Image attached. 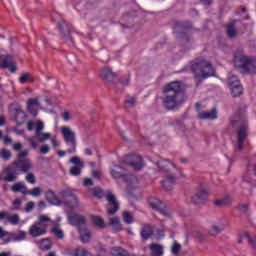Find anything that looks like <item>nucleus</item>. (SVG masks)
<instances>
[{"mask_svg":"<svg viewBox=\"0 0 256 256\" xmlns=\"http://www.w3.org/2000/svg\"><path fill=\"white\" fill-rule=\"evenodd\" d=\"M43 191L39 187H34L32 190H28L27 195H31L32 197H40Z\"/></svg>","mask_w":256,"mask_h":256,"instance_id":"48","label":"nucleus"},{"mask_svg":"<svg viewBox=\"0 0 256 256\" xmlns=\"http://www.w3.org/2000/svg\"><path fill=\"white\" fill-rule=\"evenodd\" d=\"M123 221L127 225H131V223H134L133 214L131 212H123Z\"/></svg>","mask_w":256,"mask_h":256,"instance_id":"47","label":"nucleus"},{"mask_svg":"<svg viewBox=\"0 0 256 256\" xmlns=\"http://www.w3.org/2000/svg\"><path fill=\"white\" fill-rule=\"evenodd\" d=\"M148 205L151 207V209H154V211H159L161 215H164V217H171V212L167 209V205L165 202L159 200V198L151 196L148 198Z\"/></svg>","mask_w":256,"mask_h":256,"instance_id":"5","label":"nucleus"},{"mask_svg":"<svg viewBox=\"0 0 256 256\" xmlns=\"http://www.w3.org/2000/svg\"><path fill=\"white\" fill-rule=\"evenodd\" d=\"M45 199L50 203V205H55L56 207H59L61 205V200L57 196V193L53 190H48L45 192Z\"/></svg>","mask_w":256,"mask_h":256,"instance_id":"19","label":"nucleus"},{"mask_svg":"<svg viewBox=\"0 0 256 256\" xmlns=\"http://www.w3.org/2000/svg\"><path fill=\"white\" fill-rule=\"evenodd\" d=\"M12 153L11 151L5 149V148H2L0 150V157L3 159V161H9V159H11L12 157Z\"/></svg>","mask_w":256,"mask_h":256,"instance_id":"44","label":"nucleus"},{"mask_svg":"<svg viewBox=\"0 0 256 256\" xmlns=\"http://www.w3.org/2000/svg\"><path fill=\"white\" fill-rule=\"evenodd\" d=\"M29 155V151L23 150L17 155L16 161H25V157Z\"/></svg>","mask_w":256,"mask_h":256,"instance_id":"53","label":"nucleus"},{"mask_svg":"<svg viewBox=\"0 0 256 256\" xmlns=\"http://www.w3.org/2000/svg\"><path fill=\"white\" fill-rule=\"evenodd\" d=\"M125 182L130 187H133L134 185H137V177L133 174H128L125 177Z\"/></svg>","mask_w":256,"mask_h":256,"instance_id":"40","label":"nucleus"},{"mask_svg":"<svg viewBox=\"0 0 256 256\" xmlns=\"http://www.w3.org/2000/svg\"><path fill=\"white\" fill-rule=\"evenodd\" d=\"M4 237H9V232L0 226V239H3Z\"/></svg>","mask_w":256,"mask_h":256,"instance_id":"62","label":"nucleus"},{"mask_svg":"<svg viewBox=\"0 0 256 256\" xmlns=\"http://www.w3.org/2000/svg\"><path fill=\"white\" fill-rule=\"evenodd\" d=\"M151 249V255L152 256H162L163 255V246L159 244H152L150 246Z\"/></svg>","mask_w":256,"mask_h":256,"instance_id":"33","label":"nucleus"},{"mask_svg":"<svg viewBox=\"0 0 256 256\" xmlns=\"http://www.w3.org/2000/svg\"><path fill=\"white\" fill-rule=\"evenodd\" d=\"M114 168H111L110 173L113 179H121V177H125L127 173H125V169L119 165H114Z\"/></svg>","mask_w":256,"mask_h":256,"instance_id":"24","label":"nucleus"},{"mask_svg":"<svg viewBox=\"0 0 256 256\" xmlns=\"http://www.w3.org/2000/svg\"><path fill=\"white\" fill-rule=\"evenodd\" d=\"M92 223L99 229H105L107 227V224H105V220L99 216L92 217Z\"/></svg>","mask_w":256,"mask_h":256,"instance_id":"32","label":"nucleus"},{"mask_svg":"<svg viewBox=\"0 0 256 256\" xmlns=\"http://www.w3.org/2000/svg\"><path fill=\"white\" fill-rule=\"evenodd\" d=\"M215 205H217V207H226L227 205H231V197L227 196L222 200H216Z\"/></svg>","mask_w":256,"mask_h":256,"instance_id":"42","label":"nucleus"},{"mask_svg":"<svg viewBox=\"0 0 256 256\" xmlns=\"http://www.w3.org/2000/svg\"><path fill=\"white\" fill-rule=\"evenodd\" d=\"M14 167L21 171L22 173H29L31 169H33V164L31 163L30 159L25 160H15L13 163Z\"/></svg>","mask_w":256,"mask_h":256,"instance_id":"13","label":"nucleus"},{"mask_svg":"<svg viewBox=\"0 0 256 256\" xmlns=\"http://www.w3.org/2000/svg\"><path fill=\"white\" fill-rule=\"evenodd\" d=\"M234 63L236 67L242 69V73H248L249 75H256V66L248 56L240 53L234 55Z\"/></svg>","mask_w":256,"mask_h":256,"instance_id":"3","label":"nucleus"},{"mask_svg":"<svg viewBox=\"0 0 256 256\" xmlns=\"http://www.w3.org/2000/svg\"><path fill=\"white\" fill-rule=\"evenodd\" d=\"M92 195H94V197H97V199H101V197H103V190H101L100 188H94L92 189Z\"/></svg>","mask_w":256,"mask_h":256,"instance_id":"54","label":"nucleus"},{"mask_svg":"<svg viewBox=\"0 0 256 256\" xmlns=\"http://www.w3.org/2000/svg\"><path fill=\"white\" fill-rule=\"evenodd\" d=\"M51 233H53V235H55L57 239H63L65 237L63 230H61L59 226H54L53 228H51Z\"/></svg>","mask_w":256,"mask_h":256,"instance_id":"41","label":"nucleus"},{"mask_svg":"<svg viewBox=\"0 0 256 256\" xmlns=\"http://www.w3.org/2000/svg\"><path fill=\"white\" fill-rule=\"evenodd\" d=\"M207 197H209V192L205 187L200 186L196 194L192 196V203L194 205H200V203L207 201Z\"/></svg>","mask_w":256,"mask_h":256,"instance_id":"11","label":"nucleus"},{"mask_svg":"<svg viewBox=\"0 0 256 256\" xmlns=\"http://www.w3.org/2000/svg\"><path fill=\"white\" fill-rule=\"evenodd\" d=\"M58 28L60 29L61 32H63L65 29L68 28L67 22L62 21L61 23L58 24Z\"/></svg>","mask_w":256,"mask_h":256,"instance_id":"64","label":"nucleus"},{"mask_svg":"<svg viewBox=\"0 0 256 256\" xmlns=\"http://www.w3.org/2000/svg\"><path fill=\"white\" fill-rule=\"evenodd\" d=\"M177 179V173L173 172L172 174H167L166 179L161 182L162 187L166 191H171L175 185V181Z\"/></svg>","mask_w":256,"mask_h":256,"instance_id":"18","label":"nucleus"},{"mask_svg":"<svg viewBox=\"0 0 256 256\" xmlns=\"http://www.w3.org/2000/svg\"><path fill=\"white\" fill-rule=\"evenodd\" d=\"M29 236L33 238L43 237V235H47V230L36 224L35 222L30 226L28 230Z\"/></svg>","mask_w":256,"mask_h":256,"instance_id":"16","label":"nucleus"},{"mask_svg":"<svg viewBox=\"0 0 256 256\" xmlns=\"http://www.w3.org/2000/svg\"><path fill=\"white\" fill-rule=\"evenodd\" d=\"M158 169H160L161 171H171V169H173V171H175L176 173H179V170H177V168L175 167V164L167 161V160H160L156 163Z\"/></svg>","mask_w":256,"mask_h":256,"instance_id":"21","label":"nucleus"},{"mask_svg":"<svg viewBox=\"0 0 256 256\" xmlns=\"http://www.w3.org/2000/svg\"><path fill=\"white\" fill-rule=\"evenodd\" d=\"M89 251L85 248L78 247L74 250V256H88Z\"/></svg>","mask_w":256,"mask_h":256,"instance_id":"49","label":"nucleus"},{"mask_svg":"<svg viewBox=\"0 0 256 256\" xmlns=\"http://www.w3.org/2000/svg\"><path fill=\"white\" fill-rule=\"evenodd\" d=\"M110 254L112 256H131L129 252L122 247L114 246L110 249Z\"/></svg>","mask_w":256,"mask_h":256,"instance_id":"29","label":"nucleus"},{"mask_svg":"<svg viewBox=\"0 0 256 256\" xmlns=\"http://www.w3.org/2000/svg\"><path fill=\"white\" fill-rule=\"evenodd\" d=\"M65 203L66 205H68V207H70V209H77V207H79V199L77 198L76 195L66 200Z\"/></svg>","mask_w":256,"mask_h":256,"instance_id":"35","label":"nucleus"},{"mask_svg":"<svg viewBox=\"0 0 256 256\" xmlns=\"http://www.w3.org/2000/svg\"><path fill=\"white\" fill-rule=\"evenodd\" d=\"M0 69H9L11 73L17 71V66H15V61L11 55H0Z\"/></svg>","mask_w":256,"mask_h":256,"instance_id":"10","label":"nucleus"},{"mask_svg":"<svg viewBox=\"0 0 256 256\" xmlns=\"http://www.w3.org/2000/svg\"><path fill=\"white\" fill-rule=\"evenodd\" d=\"M70 162L74 165L69 169L70 175H72V177H79V175H81V171H83V168L85 167V162H83V160L78 156L70 158Z\"/></svg>","mask_w":256,"mask_h":256,"instance_id":"7","label":"nucleus"},{"mask_svg":"<svg viewBox=\"0 0 256 256\" xmlns=\"http://www.w3.org/2000/svg\"><path fill=\"white\" fill-rule=\"evenodd\" d=\"M49 150H50V148H49V145H47V144H44L40 147V153L42 155H47V153H49Z\"/></svg>","mask_w":256,"mask_h":256,"instance_id":"58","label":"nucleus"},{"mask_svg":"<svg viewBox=\"0 0 256 256\" xmlns=\"http://www.w3.org/2000/svg\"><path fill=\"white\" fill-rule=\"evenodd\" d=\"M191 71L198 81H204V79H208V77H213V75H215V67L211 65V62L205 60L202 62H194L191 65Z\"/></svg>","mask_w":256,"mask_h":256,"instance_id":"2","label":"nucleus"},{"mask_svg":"<svg viewBox=\"0 0 256 256\" xmlns=\"http://www.w3.org/2000/svg\"><path fill=\"white\" fill-rule=\"evenodd\" d=\"M125 103L128 107H133V105L136 103V100L134 97H128L126 98Z\"/></svg>","mask_w":256,"mask_h":256,"instance_id":"57","label":"nucleus"},{"mask_svg":"<svg viewBox=\"0 0 256 256\" xmlns=\"http://www.w3.org/2000/svg\"><path fill=\"white\" fill-rule=\"evenodd\" d=\"M13 239L14 241H25V239H27V232L20 230L13 235Z\"/></svg>","mask_w":256,"mask_h":256,"instance_id":"43","label":"nucleus"},{"mask_svg":"<svg viewBox=\"0 0 256 256\" xmlns=\"http://www.w3.org/2000/svg\"><path fill=\"white\" fill-rule=\"evenodd\" d=\"M200 103H196V110L198 111V119H217V109L212 108L210 111H199Z\"/></svg>","mask_w":256,"mask_h":256,"instance_id":"15","label":"nucleus"},{"mask_svg":"<svg viewBox=\"0 0 256 256\" xmlns=\"http://www.w3.org/2000/svg\"><path fill=\"white\" fill-rule=\"evenodd\" d=\"M25 180L27 181V183H30L31 185H35V183H37V179H35L34 173H28L25 177Z\"/></svg>","mask_w":256,"mask_h":256,"instance_id":"52","label":"nucleus"},{"mask_svg":"<svg viewBox=\"0 0 256 256\" xmlns=\"http://www.w3.org/2000/svg\"><path fill=\"white\" fill-rule=\"evenodd\" d=\"M39 105H41V103L39 102V98L28 99V101H27L28 113H31L32 115H34V117H37L39 112H37V110H35V108H33V107H39Z\"/></svg>","mask_w":256,"mask_h":256,"instance_id":"20","label":"nucleus"},{"mask_svg":"<svg viewBox=\"0 0 256 256\" xmlns=\"http://www.w3.org/2000/svg\"><path fill=\"white\" fill-rule=\"evenodd\" d=\"M20 83H27V81H33V78L31 77V74L24 73L19 78Z\"/></svg>","mask_w":256,"mask_h":256,"instance_id":"51","label":"nucleus"},{"mask_svg":"<svg viewBox=\"0 0 256 256\" xmlns=\"http://www.w3.org/2000/svg\"><path fill=\"white\" fill-rule=\"evenodd\" d=\"M106 200L108 201L107 215H115L119 211V203L117 198L111 192L106 194Z\"/></svg>","mask_w":256,"mask_h":256,"instance_id":"9","label":"nucleus"},{"mask_svg":"<svg viewBox=\"0 0 256 256\" xmlns=\"http://www.w3.org/2000/svg\"><path fill=\"white\" fill-rule=\"evenodd\" d=\"M8 221L11 223V225H19V216L17 214H8Z\"/></svg>","mask_w":256,"mask_h":256,"instance_id":"50","label":"nucleus"},{"mask_svg":"<svg viewBox=\"0 0 256 256\" xmlns=\"http://www.w3.org/2000/svg\"><path fill=\"white\" fill-rule=\"evenodd\" d=\"M179 251H181V244L177 243V241H175L173 246H172V253L174 255H178Z\"/></svg>","mask_w":256,"mask_h":256,"instance_id":"55","label":"nucleus"},{"mask_svg":"<svg viewBox=\"0 0 256 256\" xmlns=\"http://www.w3.org/2000/svg\"><path fill=\"white\" fill-rule=\"evenodd\" d=\"M43 129H45V124L43 121H37L34 137H39L40 133H43Z\"/></svg>","mask_w":256,"mask_h":256,"instance_id":"46","label":"nucleus"},{"mask_svg":"<svg viewBox=\"0 0 256 256\" xmlns=\"http://www.w3.org/2000/svg\"><path fill=\"white\" fill-rule=\"evenodd\" d=\"M68 221L70 225H76L78 229L79 227H85V225H87V220L85 219V217L77 213L68 214Z\"/></svg>","mask_w":256,"mask_h":256,"instance_id":"14","label":"nucleus"},{"mask_svg":"<svg viewBox=\"0 0 256 256\" xmlns=\"http://www.w3.org/2000/svg\"><path fill=\"white\" fill-rule=\"evenodd\" d=\"M3 143L4 145H11L13 144V139H11V136H3Z\"/></svg>","mask_w":256,"mask_h":256,"instance_id":"60","label":"nucleus"},{"mask_svg":"<svg viewBox=\"0 0 256 256\" xmlns=\"http://www.w3.org/2000/svg\"><path fill=\"white\" fill-rule=\"evenodd\" d=\"M227 84L229 85V87H234L235 85H241V82L236 75H232L227 79Z\"/></svg>","mask_w":256,"mask_h":256,"instance_id":"45","label":"nucleus"},{"mask_svg":"<svg viewBox=\"0 0 256 256\" xmlns=\"http://www.w3.org/2000/svg\"><path fill=\"white\" fill-rule=\"evenodd\" d=\"M108 225L109 227H112V231H115V233L123 231V224H121V219H119V217L110 218Z\"/></svg>","mask_w":256,"mask_h":256,"instance_id":"23","label":"nucleus"},{"mask_svg":"<svg viewBox=\"0 0 256 256\" xmlns=\"http://www.w3.org/2000/svg\"><path fill=\"white\" fill-rule=\"evenodd\" d=\"M61 133L66 145H69L70 147H72L71 149L67 150V153L69 154L76 153L77 152V136L75 134V131H73L71 128L67 126H63L61 128Z\"/></svg>","mask_w":256,"mask_h":256,"instance_id":"4","label":"nucleus"},{"mask_svg":"<svg viewBox=\"0 0 256 256\" xmlns=\"http://www.w3.org/2000/svg\"><path fill=\"white\" fill-rule=\"evenodd\" d=\"M50 141L54 149H57V147H59V142H57V136H52L50 138Z\"/></svg>","mask_w":256,"mask_h":256,"instance_id":"61","label":"nucleus"},{"mask_svg":"<svg viewBox=\"0 0 256 256\" xmlns=\"http://www.w3.org/2000/svg\"><path fill=\"white\" fill-rule=\"evenodd\" d=\"M33 209H35V203L34 202H28L26 204V208H25L26 213H29V212L33 211Z\"/></svg>","mask_w":256,"mask_h":256,"instance_id":"59","label":"nucleus"},{"mask_svg":"<svg viewBox=\"0 0 256 256\" xmlns=\"http://www.w3.org/2000/svg\"><path fill=\"white\" fill-rule=\"evenodd\" d=\"M249 133V127L246 123L241 125L238 129L237 133V143L235 145V149L237 151H243V147H245V139H247V134Z\"/></svg>","mask_w":256,"mask_h":256,"instance_id":"6","label":"nucleus"},{"mask_svg":"<svg viewBox=\"0 0 256 256\" xmlns=\"http://www.w3.org/2000/svg\"><path fill=\"white\" fill-rule=\"evenodd\" d=\"M25 119H27V115H25V111L21 108L16 109V115L14 117V121H16L17 127H21L23 123H25Z\"/></svg>","mask_w":256,"mask_h":256,"instance_id":"26","label":"nucleus"},{"mask_svg":"<svg viewBox=\"0 0 256 256\" xmlns=\"http://www.w3.org/2000/svg\"><path fill=\"white\" fill-rule=\"evenodd\" d=\"M78 231H80V239L83 243H89V239H91V231L87 229L86 226L79 227Z\"/></svg>","mask_w":256,"mask_h":256,"instance_id":"27","label":"nucleus"},{"mask_svg":"<svg viewBox=\"0 0 256 256\" xmlns=\"http://www.w3.org/2000/svg\"><path fill=\"white\" fill-rule=\"evenodd\" d=\"M243 239L248 241L250 245L256 250V238L252 237L249 233L244 234L240 240H238V243H243Z\"/></svg>","mask_w":256,"mask_h":256,"instance_id":"34","label":"nucleus"},{"mask_svg":"<svg viewBox=\"0 0 256 256\" xmlns=\"http://www.w3.org/2000/svg\"><path fill=\"white\" fill-rule=\"evenodd\" d=\"M124 163L132 167L134 171H141L143 169V158L139 155H128L124 158Z\"/></svg>","mask_w":256,"mask_h":256,"instance_id":"8","label":"nucleus"},{"mask_svg":"<svg viewBox=\"0 0 256 256\" xmlns=\"http://www.w3.org/2000/svg\"><path fill=\"white\" fill-rule=\"evenodd\" d=\"M223 229H225V226L219 227L217 225H213L211 229L208 231V235H210V237H217V235H219V233H221Z\"/></svg>","mask_w":256,"mask_h":256,"instance_id":"36","label":"nucleus"},{"mask_svg":"<svg viewBox=\"0 0 256 256\" xmlns=\"http://www.w3.org/2000/svg\"><path fill=\"white\" fill-rule=\"evenodd\" d=\"M153 233V227L149 224H144L140 230V237L143 241H147L148 239H151Z\"/></svg>","mask_w":256,"mask_h":256,"instance_id":"22","label":"nucleus"},{"mask_svg":"<svg viewBox=\"0 0 256 256\" xmlns=\"http://www.w3.org/2000/svg\"><path fill=\"white\" fill-rule=\"evenodd\" d=\"M35 139H38L39 143H45L51 139V133L49 132H40L39 136H34Z\"/></svg>","mask_w":256,"mask_h":256,"instance_id":"38","label":"nucleus"},{"mask_svg":"<svg viewBox=\"0 0 256 256\" xmlns=\"http://www.w3.org/2000/svg\"><path fill=\"white\" fill-rule=\"evenodd\" d=\"M100 76L104 81H107L108 83H111L117 79V74L111 70L109 67H104L100 71Z\"/></svg>","mask_w":256,"mask_h":256,"instance_id":"17","label":"nucleus"},{"mask_svg":"<svg viewBox=\"0 0 256 256\" xmlns=\"http://www.w3.org/2000/svg\"><path fill=\"white\" fill-rule=\"evenodd\" d=\"M62 119H64L65 121H70V120H71V112L65 111V112L62 114Z\"/></svg>","mask_w":256,"mask_h":256,"instance_id":"63","label":"nucleus"},{"mask_svg":"<svg viewBox=\"0 0 256 256\" xmlns=\"http://www.w3.org/2000/svg\"><path fill=\"white\" fill-rule=\"evenodd\" d=\"M17 179V174L13 172V168L7 166L0 172V181L11 183Z\"/></svg>","mask_w":256,"mask_h":256,"instance_id":"12","label":"nucleus"},{"mask_svg":"<svg viewBox=\"0 0 256 256\" xmlns=\"http://www.w3.org/2000/svg\"><path fill=\"white\" fill-rule=\"evenodd\" d=\"M230 91L233 97H239L243 93V87H241V84L230 86Z\"/></svg>","mask_w":256,"mask_h":256,"instance_id":"37","label":"nucleus"},{"mask_svg":"<svg viewBox=\"0 0 256 256\" xmlns=\"http://www.w3.org/2000/svg\"><path fill=\"white\" fill-rule=\"evenodd\" d=\"M227 35L229 39H233L237 35V30L235 29V23H230L227 25Z\"/></svg>","mask_w":256,"mask_h":256,"instance_id":"39","label":"nucleus"},{"mask_svg":"<svg viewBox=\"0 0 256 256\" xmlns=\"http://www.w3.org/2000/svg\"><path fill=\"white\" fill-rule=\"evenodd\" d=\"M35 223L37 225H39V227H41L42 229L47 231V227H49V225H51V218H49V216H47V215L42 214V215L38 216V221Z\"/></svg>","mask_w":256,"mask_h":256,"instance_id":"25","label":"nucleus"},{"mask_svg":"<svg viewBox=\"0 0 256 256\" xmlns=\"http://www.w3.org/2000/svg\"><path fill=\"white\" fill-rule=\"evenodd\" d=\"M59 195L61 199L64 201V203L65 201L71 199L72 197H75V193H73V190L71 189L62 190L60 191Z\"/></svg>","mask_w":256,"mask_h":256,"instance_id":"31","label":"nucleus"},{"mask_svg":"<svg viewBox=\"0 0 256 256\" xmlns=\"http://www.w3.org/2000/svg\"><path fill=\"white\" fill-rule=\"evenodd\" d=\"M38 245L42 251H49V249L53 247V243L51 242L50 238L42 239Z\"/></svg>","mask_w":256,"mask_h":256,"instance_id":"30","label":"nucleus"},{"mask_svg":"<svg viewBox=\"0 0 256 256\" xmlns=\"http://www.w3.org/2000/svg\"><path fill=\"white\" fill-rule=\"evenodd\" d=\"M11 191H13V193H22V195H27L28 193L27 186H25L23 182H16L12 186Z\"/></svg>","mask_w":256,"mask_h":256,"instance_id":"28","label":"nucleus"},{"mask_svg":"<svg viewBox=\"0 0 256 256\" xmlns=\"http://www.w3.org/2000/svg\"><path fill=\"white\" fill-rule=\"evenodd\" d=\"M185 101V92L181 82L174 81L165 86L163 89L162 103L166 109L171 111L175 107H179Z\"/></svg>","mask_w":256,"mask_h":256,"instance_id":"1","label":"nucleus"},{"mask_svg":"<svg viewBox=\"0 0 256 256\" xmlns=\"http://www.w3.org/2000/svg\"><path fill=\"white\" fill-rule=\"evenodd\" d=\"M12 149H13V151H16V152L21 151V149H23V143L16 142V143L12 144Z\"/></svg>","mask_w":256,"mask_h":256,"instance_id":"56","label":"nucleus"}]
</instances>
